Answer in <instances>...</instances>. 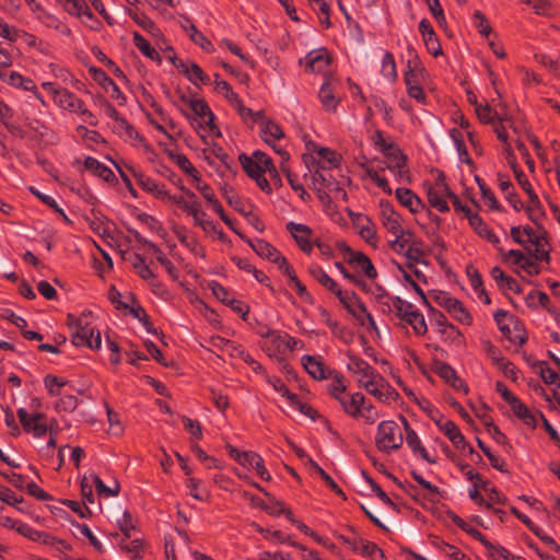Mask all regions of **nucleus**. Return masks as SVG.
Wrapping results in <instances>:
<instances>
[{
	"instance_id": "9d476101",
	"label": "nucleus",
	"mask_w": 560,
	"mask_h": 560,
	"mask_svg": "<svg viewBox=\"0 0 560 560\" xmlns=\"http://www.w3.org/2000/svg\"><path fill=\"white\" fill-rule=\"evenodd\" d=\"M383 154L389 162L387 164L389 171L397 172L400 178L409 174V170L407 168V155L402 153L398 144L387 147Z\"/></svg>"
},
{
	"instance_id": "4468645a",
	"label": "nucleus",
	"mask_w": 560,
	"mask_h": 560,
	"mask_svg": "<svg viewBox=\"0 0 560 560\" xmlns=\"http://www.w3.org/2000/svg\"><path fill=\"white\" fill-rule=\"evenodd\" d=\"M349 359L350 363L348 364V370L360 374L358 380L360 387L361 381H374L380 375L365 360L352 354H349Z\"/></svg>"
},
{
	"instance_id": "2f4dec72",
	"label": "nucleus",
	"mask_w": 560,
	"mask_h": 560,
	"mask_svg": "<svg viewBox=\"0 0 560 560\" xmlns=\"http://www.w3.org/2000/svg\"><path fill=\"white\" fill-rule=\"evenodd\" d=\"M189 108L196 116H198L203 121V124L212 122V120H214V114L212 113L210 106L203 98L190 102Z\"/></svg>"
},
{
	"instance_id": "f03ea898",
	"label": "nucleus",
	"mask_w": 560,
	"mask_h": 560,
	"mask_svg": "<svg viewBox=\"0 0 560 560\" xmlns=\"http://www.w3.org/2000/svg\"><path fill=\"white\" fill-rule=\"evenodd\" d=\"M515 178L529 199L528 205L525 207L526 214L534 224H538V221H541L546 217L542 205L523 171L515 170Z\"/></svg>"
},
{
	"instance_id": "8fccbe9b",
	"label": "nucleus",
	"mask_w": 560,
	"mask_h": 560,
	"mask_svg": "<svg viewBox=\"0 0 560 560\" xmlns=\"http://www.w3.org/2000/svg\"><path fill=\"white\" fill-rule=\"evenodd\" d=\"M282 171L285 173V177L291 188L299 194L303 201H308L311 199V195L305 190L304 186L299 183L298 176L283 166Z\"/></svg>"
},
{
	"instance_id": "20e7f679",
	"label": "nucleus",
	"mask_w": 560,
	"mask_h": 560,
	"mask_svg": "<svg viewBox=\"0 0 560 560\" xmlns=\"http://www.w3.org/2000/svg\"><path fill=\"white\" fill-rule=\"evenodd\" d=\"M361 387L383 402L399 398L398 392L382 375H378L374 381H361Z\"/></svg>"
},
{
	"instance_id": "c03bdc74",
	"label": "nucleus",
	"mask_w": 560,
	"mask_h": 560,
	"mask_svg": "<svg viewBox=\"0 0 560 560\" xmlns=\"http://www.w3.org/2000/svg\"><path fill=\"white\" fill-rule=\"evenodd\" d=\"M457 322L466 325H470L472 317L470 313L465 308L464 304L456 299L453 306L448 312Z\"/></svg>"
},
{
	"instance_id": "f8f14e48",
	"label": "nucleus",
	"mask_w": 560,
	"mask_h": 560,
	"mask_svg": "<svg viewBox=\"0 0 560 560\" xmlns=\"http://www.w3.org/2000/svg\"><path fill=\"white\" fill-rule=\"evenodd\" d=\"M305 66L310 72L320 73L326 71L331 62V58L325 48L310 51L305 58Z\"/></svg>"
},
{
	"instance_id": "9b49d317",
	"label": "nucleus",
	"mask_w": 560,
	"mask_h": 560,
	"mask_svg": "<svg viewBox=\"0 0 560 560\" xmlns=\"http://www.w3.org/2000/svg\"><path fill=\"white\" fill-rule=\"evenodd\" d=\"M380 210L383 225L389 233L397 234L401 228V217L395 211L393 205L385 199L380 200Z\"/></svg>"
},
{
	"instance_id": "0eeeda50",
	"label": "nucleus",
	"mask_w": 560,
	"mask_h": 560,
	"mask_svg": "<svg viewBox=\"0 0 560 560\" xmlns=\"http://www.w3.org/2000/svg\"><path fill=\"white\" fill-rule=\"evenodd\" d=\"M407 51L410 58L407 61V70L404 74V81L407 88L420 85V80L424 77L425 69L423 68L416 50L411 46L408 47Z\"/></svg>"
},
{
	"instance_id": "c85d7f7f",
	"label": "nucleus",
	"mask_w": 560,
	"mask_h": 560,
	"mask_svg": "<svg viewBox=\"0 0 560 560\" xmlns=\"http://www.w3.org/2000/svg\"><path fill=\"white\" fill-rule=\"evenodd\" d=\"M406 443L412 450L413 454L419 455L422 459L429 464H435L436 460L431 458L425 447L422 445L416 431L408 432L406 434Z\"/></svg>"
},
{
	"instance_id": "7ed1b4c3",
	"label": "nucleus",
	"mask_w": 560,
	"mask_h": 560,
	"mask_svg": "<svg viewBox=\"0 0 560 560\" xmlns=\"http://www.w3.org/2000/svg\"><path fill=\"white\" fill-rule=\"evenodd\" d=\"M18 418L23 430L26 433H33L35 438L44 436L48 431L46 415L43 412L30 415L26 409L20 408L18 409Z\"/></svg>"
},
{
	"instance_id": "69168bd1",
	"label": "nucleus",
	"mask_w": 560,
	"mask_h": 560,
	"mask_svg": "<svg viewBox=\"0 0 560 560\" xmlns=\"http://www.w3.org/2000/svg\"><path fill=\"white\" fill-rule=\"evenodd\" d=\"M308 273L323 287L332 285V279L318 265L310 266Z\"/></svg>"
},
{
	"instance_id": "6ab92c4d",
	"label": "nucleus",
	"mask_w": 560,
	"mask_h": 560,
	"mask_svg": "<svg viewBox=\"0 0 560 560\" xmlns=\"http://www.w3.org/2000/svg\"><path fill=\"white\" fill-rule=\"evenodd\" d=\"M447 516L452 520V522L467 533L474 539L480 541L485 548H492V542L487 539V537L479 532L478 529L468 525L460 516H458L453 511L447 512Z\"/></svg>"
},
{
	"instance_id": "6e6552de",
	"label": "nucleus",
	"mask_w": 560,
	"mask_h": 560,
	"mask_svg": "<svg viewBox=\"0 0 560 560\" xmlns=\"http://www.w3.org/2000/svg\"><path fill=\"white\" fill-rule=\"evenodd\" d=\"M339 538L342 542L349 545L353 551H359L361 555L371 558L372 560H386L384 551L374 542L363 538L350 539L340 535Z\"/></svg>"
},
{
	"instance_id": "bf43d9fd",
	"label": "nucleus",
	"mask_w": 560,
	"mask_h": 560,
	"mask_svg": "<svg viewBox=\"0 0 560 560\" xmlns=\"http://www.w3.org/2000/svg\"><path fill=\"white\" fill-rule=\"evenodd\" d=\"M487 432L492 436V439L500 445L505 447H511L509 440L504 433L501 432L498 425L493 423L492 420L486 422Z\"/></svg>"
},
{
	"instance_id": "423d86ee",
	"label": "nucleus",
	"mask_w": 560,
	"mask_h": 560,
	"mask_svg": "<svg viewBox=\"0 0 560 560\" xmlns=\"http://www.w3.org/2000/svg\"><path fill=\"white\" fill-rule=\"evenodd\" d=\"M208 288L212 291V294L221 301L223 304L230 306L235 313L241 314L244 320L247 319L249 313V306L245 303L230 298V292L226 288L220 284L218 281H210Z\"/></svg>"
},
{
	"instance_id": "6e6d98bb",
	"label": "nucleus",
	"mask_w": 560,
	"mask_h": 560,
	"mask_svg": "<svg viewBox=\"0 0 560 560\" xmlns=\"http://www.w3.org/2000/svg\"><path fill=\"white\" fill-rule=\"evenodd\" d=\"M459 468L460 471L465 474L468 480L472 481L474 483L477 482L479 483L480 488H482L486 491L488 490L489 481L485 480L479 472L471 469L469 464H459Z\"/></svg>"
},
{
	"instance_id": "4be33fe9",
	"label": "nucleus",
	"mask_w": 560,
	"mask_h": 560,
	"mask_svg": "<svg viewBox=\"0 0 560 560\" xmlns=\"http://www.w3.org/2000/svg\"><path fill=\"white\" fill-rule=\"evenodd\" d=\"M165 153L168 158L187 175L191 176L194 180L200 182V175L195 166L190 163L188 158L183 153H176L173 150L166 149Z\"/></svg>"
},
{
	"instance_id": "603ef678",
	"label": "nucleus",
	"mask_w": 560,
	"mask_h": 560,
	"mask_svg": "<svg viewBox=\"0 0 560 560\" xmlns=\"http://www.w3.org/2000/svg\"><path fill=\"white\" fill-rule=\"evenodd\" d=\"M137 219L143 224H145L150 230L156 232L161 237L164 238L166 236V231L154 217L145 212H141L137 214Z\"/></svg>"
},
{
	"instance_id": "f3484780",
	"label": "nucleus",
	"mask_w": 560,
	"mask_h": 560,
	"mask_svg": "<svg viewBox=\"0 0 560 560\" xmlns=\"http://www.w3.org/2000/svg\"><path fill=\"white\" fill-rule=\"evenodd\" d=\"M54 100L61 107L71 112L81 110L84 106L83 101L66 88H58V90H54Z\"/></svg>"
},
{
	"instance_id": "de8ad7c7",
	"label": "nucleus",
	"mask_w": 560,
	"mask_h": 560,
	"mask_svg": "<svg viewBox=\"0 0 560 560\" xmlns=\"http://www.w3.org/2000/svg\"><path fill=\"white\" fill-rule=\"evenodd\" d=\"M254 252L258 256L267 258L271 261L279 250L265 240H256Z\"/></svg>"
},
{
	"instance_id": "a211bd4d",
	"label": "nucleus",
	"mask_w": 560,
	"mask_h": 560,
	"mask_svg": "<svg viewBox=\"0 0 560 560\" xmlns=\"http://www.w3.org/2000/svg\"><path fill=\"white\" fill-rule=\"evenodd\" d=\"M469 224L474 228L479 236L486 238L492 245L497 246L500 253H503V249L499 247L500 238L483 222L479 214L469 215Z\"/></svg>"
},
{
	"instance_id": "3c124183",
	"label": "nucleus",
	"mask_w": 560,
	"mask_h": 560,
	"mask_svg": "<svg viewBox=\"0 0 560 560\" xmlns=\"http://www.w3.org/2000/svg\"><path fill=\"white\" fill-rule=\"evenodd\" d=\"M290 405L296 408L304 416L311 418L312 420H315L319 417L318 411L314 409L311 405L302 402L298 395L290 396Z\"/></svg>"
},
{
	"instance_id": "052dcab7",
	"label": "nucleus",
	"mask_w": 560,
	"mask_h": 560,
	"mask_svg": "<svg viewBox=\"0 0 560 560\" xmlns=\"http://www.w3.org/2000/svg\"><path fill=\"white\" fill-rule=\"evenodd\" d=\"M128 15L144 31L154 34L158 31L155 23L145 15L140 16L137 12L128 9Z\"/></svg>"
},
{
	"instance_id": "ddd939ff",
	"label": "nucleus",
	"mask_w": 560,
	"mask_h": 560,
	"mask_svg": "<svg viewBox=\"0 0 560 560\" xmlns=\"http://www.w3.org/2000/svg\"><path fill=\"white\" fill-rule=\"evenodd\" d=\"M302 363L306 372L315 380L330 378L331 373L335 371L326 366L322 360L310 354L302 358Z\"/></svg>"
},
{
	"instance_id": "5701e85b",
	"label": "nucleus",
	"mask_w": 560,
	"mask_h": 560,
	"mask_svg": "<svg viewBox=\"0 0 560 560\" xmlns=\"http://www.w3.org/2000/svg\"><path fill=\"white\" fill-rule=\"evenodd\" d=\"M490 275L493 278V280L498 283L500 289L512 290L517 294H521L523 292L517 281L514 278L506 276L500 267H493L490 271Z\"/></svg>"
},
{
	"instance_id": "5fc2aeb1",
	"label": "nucleus",
	"mask_w": 560,
	"mask_h": 560,
	"mask_svg": "<svg viewBox=\"0 0 560 560\" xmlns=\"http://www.w3.org/2000/svg\"><path fill=\"white\" fill-rule=\"evenodd\" d=\"M223 196L226 202L234 208L237 212L242 213L245 217L252 215V212H246L243 208V202L238 196H236L231 188L224 187L222 189Z\"/></svg>"
},
{
	"instance_id": "412c9836",
	"label": "nucleus",
	"mask_w": 560,
	"mask_h": 560,
	"mask_svg": "<svg viewBox=\"0 0 560 560\" xmlns=\"http://www.w3.org/2000/svg\"><path fill=\"white\" fill-rule=\"evenodd\" d=\"M84 168L90 171L94 175L101 177L107 183L117 182L114 172L92 156H88L84 160Z\"/></svg>"
},
{
	"instance_id": "49530a36",
	"label": "nucleus",
	"mask_w": 560,
	"mask_h": 560,
	"mask_svg": "<svg viewBox=\"0 0 560 560\" xmlns=\"http://www.w3.org/2000/svg\"><path fill=\"white\" fill-rule=\"evenodd\" d=\"M475 180L480 189V192H481L483 199H486L488 201L490 209L500 211L501 206H500L499 201L497 200V198H495L494 194L491 191V189L486 185L483 179H481L479 176H476Z\"/></svg>"
},
{
	"instance_id": "79ce46f5",
	"label": "nucleus",
	"mask_w": 560,
	"mask_h": 560,
	"mask_svg": "<svg viewBox=\"0 0 560 560\" xmlns=\"http://www.w3.org/2000/svg\"><path fill=\"white\" fill-rule=\"evenodd\" d=\"M120 549L130 556L131 560H141L143 552V545L141 539H133L130 544L122 540L119 545Z\"/></svg>"
},
{
	"instance_id": "7c9ffc66",
	"label": "nucleus",
	"mask_w": 560,
	"mask_h": 560,
	"mask_svg": "<svg viewBox=\"0 0 560 560\" xmlns=\"http://www.w3.org/2000/svg\"><path fill=\"white\" fill-rule=\"evenodd\" d=\"M132 39L135 46L148 58L151 60H156L161 62L160 54L150 45V43L139 33H132Z\"/></svg>"
},
{
	"instance_id": "09e8293b",
	"label": "nucleus",
	"mask_w": 560,
	"mask_h": 560,
	"mask_svg": "<svg viewBox=\"0 0 560 560\" xmlns=\"http://www.w3.org/2000/svg\"><path fill=\"white\" fill-rule=\"evenodd\" d=\"M44 384H45V387L47 388L48 394L50 396H59L60 388L62 386H66L68 384V382L66 380L55 376L52 374H47L44 377Z\"/></svg>"
},
{
	"instance_id": "338daca9",
	"label": "nucleus",
	"mask_w": 560,
	"mask_h": 560,
	"mask_svg": "<svg viewBox=\"0 0 560 560\" xmlns=\"http://www.w3.org/2000/svg\"><path fill=\"white\" fill-rule=\"evenodd\" d=\"M393 314L395 317L400 320H405L408 314V311L412 308V304L402 300L399 296H395L394 305H393Z\"/></svg>"
},
{
	"instance_id": "774afa93",
	"label": "nucleus",
	"mask_w": 560,
	"mask_h": 560,
	"mask_svg": "<svg viewBox=\"0 0 560 560\" xmlns=\"http://www.w3.org/2000/svg\"><path fill=\"white\" fill-rule=\"evenodd\" d=\"M418 406L428 415V417L436 424L440 425V422L444 419L443 415L440 413L439 410L433 408L429 400L425 398H421V401H418Z\"/></svg>"
},
{
	"instance_id": "473e14b6",
	"label": "nucleus",
	"mask_w": 560,
	"mask_h": 560,
	"mask_svg": "<svg viewBox=\"0 0 560 560\" xmlns=\"http://www.w3.org/2000/svg\"><path fill=\"white\" fill-rule=\"evenodd\" d=\"M238 161L246 175L252 179L257 177L260 173H266V170L260 165V163L255 162V160L246 153H241L238 155Z\"/></svg>"
},
{
	"instance_id": "680f3d73",
	"label": "nucleus",
	"mask_w": 560,
	"mask_h": 560,
	"mask_svg": "<svg viewBox=\"0 0 560 560\" xmlns=\"http://www.w3.org/2000/svg\"><path fill=\"white\" fill-rule=\"evenodd\" d=\"M423 43L428 52L432 56L438 57L443 54L440 40L435 32L423 36Z\"/></svg>"
},
{
	"instance_id": "e2e57ef3",
	"label": "nucleus",
	"mask_w": 560,
	"mask_h": 560,
	"mask_svg": "<svg viewBox=\"0 0 560 560\" xmlns=\"http://www.w3.org/2000/svg\"><path fill=\"white\" fill-rule=\"evenodd\" d=\"M358 261L359 262H357L355 267L360 268L366 278L374 280L377 277V271L374 265L365 254L363 256H359Z\"/></svg>"
},
{
	"instance_id": "72a5a7b5",
	"label": "nucleus",
	"mask_w": 560,
	"mask_h": 560,
	"mask_svg": "<svg viewBox=\"0 0 560 560\" xmlns=\"http://www.w3.org/2000/svg\"><path fill=\"white\" fill-rule=\"evenodd\" d=\"M189 22V26H183L187 32H189L190 39L198 46H200L205 51H211L213 49V45L211 42L197 30L196 25L190 22L189 19H186Z\"/></svg>"
},
{
	"instance_id": "aec40b11",
	"label": "nucleus",
	"mask_w": 560,
	"mask_h": 560,
	"mask_svg": "<svg viewBox=\"0 0 560 560\" xmlns=\"http://www.w3.org/2000/svg\"><path fill=\"white\" fill-rule=\"evenodd\" d=\"M339 402L348 416L358 418L362 413V407L364 406L365 397L361 393H354L349 398L342 396Z\"/></svg>"
},
{
	"instance_id": "bb28decb",
	"label": "nucleus",
	"mask_w": 560,
	"mask_h": 560,
	"mask_svg": "<svg viewBox=\"0 0 560 560\" xmlns=\"http://www.w3.org/2000/svg\"><path fill=\"white\" fill-rule=\"evenodd\" d=\"M514 416L522 420L526 425L536 428V419L528 407L523 404L517 397L514 398V402L509 404Z\"/></svg>"
},
{
	"instance_id": "ea45409f",
	"label": "nucleus",
	"mask_w": 560,
	"mask_h": 560,
	"mask_svg": "<svg viewBox=\"0 0 560 560\" xmlns=\"http://www.w3.org/2000/svg\"><path fill=\"white\" fill-rule=\"evenodd\" d=\"M89 323L85 322L82 324V328H77L72 335V343L77 347H92V338L90 337Z\"/></svg>"
},
{
	"instance_id": "37998d69",
	"label": "nucleus",
	"mask_w": 560,
	"mask_h": 560,
	"mask_svg": "<svg viewBox=\"0 0 560 560\" xmlns=\"http://www.w3.org/2000/svg\"><path fill=\"white\" fill-rule=\"evenodd\" d=\"M382 74L395 82L397 80V70L394 55L386 51L382 61Z\"/></svg>"
},
{
	"instance_id": "39448f33",
	"label": "nucleus",
	"mask_w": 560,
	"mask_h": 560,
	"mask_svg": "<svg viewBox=\"0 0 560 560\" xmlns=\"http://www.w3.org/2000/svg\"><path fill=\"white\" fill-rule=\"evenodd\" d=\"M433 371L455 390L468 394V385L457 375L456 371L448 363L435 359L433 361Z\"/></svg>"
},
{
	"instance_id": "a878e982",
	"label": "nucleus",
	"mask_w": 560,
	"mask_h": 560,
	"mask_svg": "<svg viewBox=\"0 0 560 560\" xmlns=\"http://www.w3.org/2000/svg\"><path fill=\"white\" fill-rule=\"evenodd\" d=\"M404 322L411 326L413 332L417 336H423L428 331L423 314L420 313L413 305L412 308L408 311L407 317Z\"/></svg>"
},
{
	"instance_id": "a19ab883",
	"label": "nucleus",
	"mask_w": 560,
	"mask_h": 560,
	"mask_svg": "<svg viewBox=\"0 0 560 560\" xmlns=\"http://www.w3.org/2000/svg\"><path fill=\"white\" fill-rule=\"evenodd\" d=\"M313 185H319L322 187L328 188L330 191H341V187L339 183L332 178L331 176L327 177L325 174L316 170L312 175Z\"/></svg>"
},
{
	"instance_id": "4d7b16f0",
	"label": "nucleus",
	"mask_w": 560,
	"mask_h": 560,
	"mask_svg": "<svg viewBox=\"0 0 560 560\" xmlns=\"http://www.w3.org/2000/svg\"><path fill=\"white\" fill-rule=\"evenodd\" d=\"M65 10L72 15L82 16V12L88 8L85 0H57Z\"/></svg>"
},
{
	"instance_id": "c756f323",
	"label": "nucleus",
	"mask_w": 560,
	"mask_h": 560,
	"mask_svg": "<svg viewBox=\"0 0 560 560\" xmlns=\"http://www.w3.org/2000/svg\"><path fill=\"white\" fill-rule=\"evenodd\" d=\"M396 237L393 241H389L388 245L392 250L397 254H402L411 242V238L415 236L413 232L410 230H404L400 228V231L397 234H394Z\"/></svg>"
},
{
	"instance_id": "0e129e2a",
	"label": "nucleus",
	"mask_w": 560,
	"mask_h": 560,
	"mask_svg": "<svg viewBox=\"0 0 560 560\" xmlns=\"http://www.w3.org/2000/svg\"><path fill=\"white\" fill-rule=\"evenodd\" d=\"M79 401L73 395L62 396L55 405L57 411L72 412L77 409Z\"/></svg>"
},
{
	"instance_id": "cd10ccee",
	"label": "nucleus",
	"mask_w": 560,
	"mask_h": 560,
	"mask_svg": "<svg viewBox=\"0 0 560 560\" xmlns=\"http://www.w3.org/2000/svg\"><path fill=\"white\" fill-rule=\"evenodd\" d=\"M450 137L453 139V141L455 143L460 162L470 167H474L475 166L474 161L470 159V156L468 154L462 132L457 128H452L450 130Z\"/></svg>"
},
{
	"instance_id": "58836bf2",
	"label": "nucleus",
	"mask_w": 560,
	"mask_h": 560,
	"mask_svg": "<svg viewBox=\"0 0 560 560\" xmlns=\"http://www.w3.org/2000/svg\"><path fill=\"white\" fill-rule=\"evenodd\" d=\"M533 368H539L538 374L544 381V383L551 385L553 383H557L559 381L558 373L550 369L547 361H535L533 362Z\"/></svg>"
},
{
	"instance_id": "a18cd8bd",
	"label": "nucleus",
	"mask_w": 560,
	"mask_h": 560,
	"mask_svg": "<svg viewBox=\"0 0 560 560\" xmlns=\"http://www.w3.org/2000/svg\"><path fill=\"white\" fill-rule=\"evenodd\" d=\"M362 476L365 481L370 485L372 491L375 495L386 505L396 509V504L392 501V499L383 491V489L374 481V479L365 471L362 470Z\"/></svg>"
},
{
	"instance_id": "b1692460",
	"label": "nucleus",
	"mask_w": 560,
	"mask_h": 560,
	"mask_svg": "<svg viewBox=\"0 0 560 560\" xmlns=\"http://www.w3.org/2000/svg\"><path fill=\"white\" fill-rule=\"evenodd\" d=\"M427 186V198L431 207L435 208L440 212H448L450 207L447 201L445 200V195L436 187H433L431 184H425Z\"/></svg>"
},
{
	"instance_id": "393cba45",
	"label": "nucleus",
	"mask_w": 560,
	"mask_h": 560,
	"mask_svg": "<svg viewBox=\"0 0 560 560\" xmlns=\"http://www.w3.org/2000/svg\"><path fill=\"white\" fill-rule=\"evenodd\" d=\"M322 105L328 112L336 110L340 100L335 96L334 89L328 81H325L318 92Z\"/></svg>"
},
{
	"instance_id": "e433bc0d",
	"label": "nucleus",
	"mask_w": 560,
	"mask_h": 560,
	"mask_svg": "<svg viewBox=\"0 0 560 560\" xmlns=\"http://www.w3.org/2000/svg\"><path fill=\"white\" fill-rule=\"evenodd\" d=\"M256 530L258 533L262 534L265 536V538H267V539H275L281 544L289 541L291 546L306 551V549L302 545L294 542V541H290L289 540L290 537L285 536L284 533H282L281 530H271L268 528H264L260 525H256Z\"/></svg>"
},
{
	"instance_id": "1a4fd4ad",
	"label": "nucleus",
	"mask_w": 560,
	"mask_h": 560,
	"mask_svg": "<svg viewBox=\"0 0 560 560\" xmlns=\"http://www.w3.org/2000/svg\"><path fill=\"white\" fill-rule=\"evenodd\" d=\"M285 229L292 235L301 250L306 254L312 253L314 243L311 242L313 231L310 226L291 221L287 223Z\"/></svg>"
},
{
	"instance_id": "f257e3e1",
	"label": "nucleus",
	"mask_w": 560,
	"mask_h": 560,
	"mask_svg": "<svg viewBox=\"0 0 560 560\" xmlns=\"http://www.w3.org/2000/svg\"><path fill=\"white\" fill-rule=\"evenodd\" d=\"M402 443V432L395 421L385 420L378 423L375 444L381 452L389 454L400 448Z\"/></svg>"
},
{
	"instance_id": "2eb2a0df",
	"label": "nucleus",
	"mask_w": 560,
	"mask_h": 560,
	"mask_svg": "<svg viewBox=\"0 0 560 560\" xmlns=\"http://www.w3.org/2000/svg\"><path fill=\"white\" fill-rule=\"evenodd\" d=\"M132 175L137 180V184L147 192L152 194L155 198L165 200V198H171V195L167 190H165L164 185H160L154 179L145 176L140 172H136L132 168Z\"/></svg>"
},
{
	"instance_id": "c9c22d12",
	"label": "nucleus",
	"mask_w": 560,
	"mask_h": 560,
	"mask_svg": "<svg viewBox=\"0 0 560 560\" xmlns=\"http://www.w3.org/2000/svg\"><path fill=\"white\" fill-rule=\"evenodd\" d=\"M475 112L478 119L482 124H491L494 121V119H498L500 122L509 120L506 117L499 116L498 113L493 110L488 103L485 106L477 105Z\"/></svg>"
},
{
	"instance_id": "f704fd0d",
	"label": "nucleus",
	"mask_w": 560,
	"mask_h": 560,
	"mask_svg": "<svg viewBox=\"0 0 560 560\" xmlns=\"http://www.w3.org/2000/svg\"><path fill=\"white\" fill-rule=\"evenodd\" d=\"M261 133L262 139L267 144H270L271 142L267 138V136H270L273 139H282L284 137V132L280 125H278L276 121L271 119H266L261 125Z\"/></svg>"
},
{
	"instance_id": "dca6fc26",
	"label": "nucleus",
	"mask_w": 560,
	"mask_h": 560,
	"mask_svg": "<svg viewBox=\"0 0 560 560\" xmlns=\"http://www.w3.org/2000/svg\"><path fill=\"white\" fill-rule=\"evenodd\" d=\"M395 196L399 203L408 208L411 213H418L425 209L423 201L409 188H397Z\"/></svg>"
},
{
	"instance_id": "4c0bfd02",
	"label": "nucleus",
	"mask_w": 560,
	"mask_h": 560,
	"mask_svg": "<svg viewBox=\"0 0 560 560\" xmlns=\"http://www.w3.org/2000/svg\"><path fill=\"white\" fill-rule=\"evenodd\" d=\"M334 380L332 384L328 385V393L338 401L341 399V394L346 392L347 386L345 384V376L338 372L334 371L331 373V377Z\"/></svg>"
},
{
	"instance_id": "864d4df0",
	"label": "nucleus",
	"mask_w": 560,
	"mask_h": 560,
	"mask_svg": "<svg viewBox=\"0 0 560 560\" xmlns=\"http://www.w3.org/2000/svg\"><path fill=\"white\" fill-rule=\"evenodd\" d=\"M362 168H364L365 174L380 187L385 194L390 195L392 188L385 177H381L372 167L366 166L365 164H360Z\"/></svg>"
},
{
	"instance_id": "13d9d810",
	"label": "nucleus",
	"mask_w": 560,
	"mask_h": 560,
	"mask_svg": "<svg viewBox=\"0 0 560 560\" xmlns=\"http://www.w3.org/2000/svg\"><path fill=\"white\" fill-rule=\"evenodd\" d=\"M366 224L360 223V235L363 237L369 244L376 245V231L374 229V224L368 217L362 218Z\"/></svg>"
}]
</instances>
